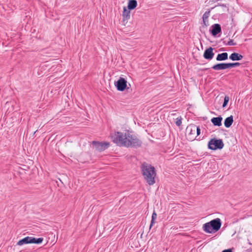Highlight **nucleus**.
Masks as SVG:
<instances>
[{"label": "nucleus", "instance_id": "nucleus-5", "mask_svg": "<svg viewBox=\"0 0 252 252\" xmlns=\"http://www.w3.org/2000/svg\"><path fill=\"white\" fill-rule=\"evenodd\" d=\"M208 148L216 150L217 149H221L224 147V144L221 139H216L215 138L211 139L208 144Z\"/></svg>", "mask_w": 252, "mask_h": 252}, {"label": "nucleus", "instance_id": "nucleus-15", "mask_svg": "<svg viewBox=\"0 0 252 252\" xmlns=\"http://www.w3.org/2000/svg\"><path fill=\"white\" fill-rule=\"evenodd\" d=\"M228 59V54L226 52L219 54L216 58L217 61H225Z\"/></svg>", "mask_w": 252, "mask_h": 252}, {"label": "nucleus", "instance_id": "nucleus-2", "mask_svg": "<svg viewBox=\"0 0 252 252\" xmlns=\"http://www.w3.org/2000/svg\"><path fill=\"white\" fill-rule=\"evenodd\" d=\"M141 171L144 179L149 185H153L155 183L156 172L155 168L151 165L144 162L141 165Z\"/></svg>", "mask_w": 252, "mask_h": 252}, {"label": "nucleus", "instance_id": "nucleus-9", "mask_svg": "<svg viewBox=\"0 0 252 252\" xmlns=\"http://www.w3.org/2000/svg\"><path fill=\"white\" fill-rule=\"evenodd\" d=\"M213 50L214 49L211 47H210L209 48L206 49L204 52V58L206 60H212L213 58L215 55L213 52Z\"/></svg>", "mask_w": 252, "mask_h": 252}, {"label": "nucleus", "instance_id": "nucleus-1", "mask_svg": "<svg viewBox=\"0 0 252 252\" xmlns=\"http://www.w3.org/2000/svg\"><path fill=\"white\" fill-rule=\"evenodd\" d=\"M111 137L113 142L120 146L138 148L142 143L133 131L128 130L115 132L111 134Z\"/></svg>", "mask_w": 252, "mask_h": 252}, {"label": "nucleus", "instance_id": "nucleus-12", "mask_svg": "<svg viewBox=\"0 0 252 252\" xmlns=\"http://www.w3.org/2000/svg\"><path fill=\"white\" fill-rule=\"evenodd\" d=\"M222 118L221 116L218 117H214L211 119V121L215 126H221V121Z\"/></svg>", "mask_w": 252, "mask_h": 252}, {"label": "nucleus", "instance_id": "nucleus-24", "mask_svg": "<svg viewBox=\"0 0 252 252\" xmlns=\"http://www.w3.org/2000/svg\"><path fill=\"white\" fill-rule=\"evenodd\" d=\"M227 45L229 46H234L236 45V43L235 42H234L232 39H230L227 43Z\"/></svg>", "mask_w": 252, "mask_h": 252}, {"label": "nucleus", "instance_id": "nucleus-18", "mask_svg": "<svg viewBox=\"0 0 252 252\" xmlns=\"http://www.w3.org/2000/svg\"><path fill=\"white\" fill-rule=\"evenodd\" d=\"M157 215L155 211H154L152 216V220L151 221V224L150 226V228H151L153 224L155 223V220L157 219Z\"/></svg>", "mask_w": 252, "mask_h": 252}, {"label": "nucleus", "instance_id": "nucleus-21", "mask_svg": "<svg viewBox=\"0 0 252 252\" xmlns=\"http://www.w3.org/2000/svg\"><path fill=\"white\" fill-rule=\"evenodd\" d=\"M182 117H180L176 119L175 124L177 126H180L182 124Z\"/></svg>", "mask_w": 252, "mask_h": 252}, {"label": "nucleus", "instance_id": "nucleus-10", "mask_svg": "<svg viewBox=\"0 0 252 252\" xmlns=\"http://www.w3.org/2000/svg\"><path fill=\"white\" fill-rule=\"evenodd\" d=\"M215 70H220L229 68L228 63H220L213 65L212 67Z\"/></svg>", "mask_w": 252, "mask_h": 252}, {"label": "nucleus", "instance_id": "nucleus-19", "mask_svg": "<svg viewBox=\"0 0 252 252\" xmlns=\"http://www.w3.org/2000/svg\"><path fill=\"white\" fill-rule=\"evenodd\" d=\"M229 100V97L228 96H225L224 98V102L222 104V107H225Z\"/></svg>", "mask_w": 252, "mask_h": 252}, {"label": "nucleus", "instance_id": "nucleus-25", "mask_svg": "<svg viewBox=\"0 0 252 252\" xmlns=\"http://www.w3.org/2000/svg\"><path fill=\"white\" fill-rule=\"evenodd\" d=\"M200 134V129L199 126H196V136H198Z\"/></svg>", "mask_w": 252, "mask_h": 252}, {"label": "nucleus", "instance_id": "nucleus-3", "mask_svg": "<svg viewBox=\"0 0 252 252\" xmlns=\"http://www.w3.org/2000/svg\"><path fill=\"white\" fill-rule=\"evenodd\" d=\"M221 226V221L220 218H216L205 223L203 225V230L207 233H212L218 231Z\"/></svg>", "mask_w": 252, "mask_h": 252}, {"label": "nucleus", "instance_id": "nucleus-17", "mask_svg": "<svg viewBox=\"0 0 252 252\" xmlns=\"http://www.w3.org/2000/svg\"><path fill=\"white\" fill-rule=\"evenodd\" d=\"M137 5V2L136 0H129L128 2V9L129 10H132L134 9Z\"/></svg>", "mask_w": 252, "mask_h": 252}, {"label": "nucleus", "instance_id": "nucleus-7", "mask_svg": "<svg viewBox=\"0 0 252 252\" xmlns=\"http://www.w3.org/2000/svg\"><path fill=\"white\" fill-rule=\"evenodd\" d=\"M92 144L94 146V148L96 150L99 151H102L107 149L109 146V143L108 142H98L96 141H93Z\"/></svg>", "mask_w": 252, "mask_h": 252}, {"label": "nucleus", "instance_id": "nucleus-8", "mask_svg": "<svg viewBox=\"0 0 252 252\" xmlns=\"http://www.w3.org/2000/svg\"><path fill=\"white\" fill-rule=\"evenodd\" d=\"M126 81L124 78L120 77V79L115 83V85L118 91H123L126 87Z\"/></svg>", "mask_w": 252, "mask_h": 252}, {"label": "nucleus", "instance_id": "nucleus-16", "mask_svg": "<svg viewBox=\"0 0 252 252\" xmlns=\"http://www.w3.org/2000/svg\"><path fill=\"white\" fill-rule=\"evenodd\" d=\"M123 21H126L130 18V11L126 7H124L123 12Z\"/></svg>", "mask_w": 252, "mask_h": 252}, {"label": "nucleus", "instance_id": "nucleus-6", "mask_svg": "<svg viewBox=\"0 0 252 252\" xmlns=\"http://www.w3.org/2000/svg\"><path fill=\"white\" fill-rule=\"evenodd\" d=\"M196 130V126L194 125H191L187 127L186 133L189 139L192 141L195 139Z\"/></svg>", "mask_w": 252, "mask_h": 252}, {"label": "nucleus", "instance_id": "nucleus-20", "mask_svg": "<svg viewBox=\"0 0 252 252\" xmlns=\"http://www.w3.org/2000/svg\"><path fill=\"white\" fill-rule=\"evenodd\" d=\"M240 65L239 63H228L229 68L234 67L238 66Z\"/></svg>", "mask_w": 252, "mask_h": 252}, {"label": "nucleus", "instance_id": "nucleus-13", "mask_svg": "<svg viewBox=\"0 0 252 252\" xmlns=\"http://www.w3.org/2000/svg\"><path fill=\"white\" fill-rule=\"evenodd\" d=\"M243 58L242 55L237 53H233L229 56V59L232 61H240L242 60Z\"/></svg>", "mask_w": 252, "mask_h": 252}, {"label": "nucleus", "instance_id": "nucleus-22", "mask_svg": "<svg viewBox=\"0 0 252 252\" xmlns=\"http://www.w3.org/2000/svg\"><path fill=\"white\" fill-rule=\"evenodd\" d=\"M210 11H206L203 15L202 19L208 18L210 16Z\"/></svg>", "mask_w": 252, "mask_h": 252}, {"label": "nucleus", "instance_id": "nucleus-11", "mask_svg": "<svg viewBox=\"0 0 252 252\" xmlns=\"http://www.w3.org/2000/svg\"><path fill=\"white\" fill-rule=\"evenodd\" d=\"M211 34L213 36L217 35L221 32V27L218 24H215L212 26Z\"/></svg>", "mask_w": 252, "mask_h": 252}, {"label": "nucleus", "instance_id": "nucleus-14", "mask_svg": "<svg viewBox=\"0 0 252 252\" xmlns=\"http://www.w3.org/2000/svg\"><path fill=\"white\" fill-rule=\"evenodd\" d=\"M233 122V117L231 115L230 116L226 118L224 122V126L228 128L230 127Z\"/></svg>", "mask_w": 252, "mask_h": 252}, {"label": "nucleus", "instance_id": "nucleus-23", "mask_svg": "<svg viewBox=\"0 0 252 252\" xmlns=\"http://www.w3.org/2000/svg\"><path fill=\"white\" fill-rule=\"evenodd\" d=\"M203 25L205 27H207L209 25L208 18L203 19Z\"/></svg>", "mask_w": 252, "mask_h": 252}, {"label": "nucleus", "instance_id": "nucleus-26", "mask_svg": "<svg viewBox=\"0 0 252 252\" xmlns=\"http://www.w3.org/2000/svg\"><path fill=\"white\" fill-rule=\"evenodd\" d=\"M222 252H232L230 249L223 250Z\"/></svg>", "mask_w": 252, "mask_h": 252}, {"label": "nucleus", "instance_id": "nucleus-4", "mask_svg": "<svg viewBox=\"0 0 252 252\" xmlns=\"http://www.w3.org/2000/svg\"><path fill=\"white\" fill-rule=\"evenodd\" d=\"M43 241V238H35L32 237H26L17 242V245L22 246L28 244H40Z\"/></svg>", "mask_w": 252, "mask_h": 252}]
</instances>
